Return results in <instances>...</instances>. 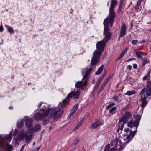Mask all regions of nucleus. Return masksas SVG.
I'll list each match as a JSON object with an SVG mask.
<instances>
[{"label":"nucleus","mask_w":151,"mask_h":151,"mask_svg":"<svg viewBox=\"0 0 151 151\" xmlns=\"http://www.w3.org/2000/svg\"><path fill=\"white\" fill-rule=\"evenodd\" d=\"M137 65L136 64H133V68L135 69H136L137 68Z\"/></svg>","instance_id":"nucleus-51"},{"label":"nucleus","mask_w":151,"mask_h":151,"mask_svg":"<svg viewBox=\"0 0 151 151\" xmlns=\"http://www.w3.org/2000/svg\"><path fill=\"white\" fill-rule=\"evenodd\" d=\"M116 105L114 102H110L106 106V110H109V113L113 115L116 112L115 111L117 109L116 106L113 107Z\"/></svg>","instance_id":"nucleus-8"},{"label":"nucleus","mask_w":151,"mask_h":151,"mask_svg":"<svg viewBox=\"0 0 151 151\" xmlns=\"http://www.w3.org/2000/svg\"><path fill=\"white\" fill-rule=\"evenodd\" d=\"M101 123V121L100 120H98L96 122L92 123L90 127V128L91 129H95L100 125Z\"/></svg>","instance_id":"nucleus-18"},{"label":"nucleus","mask_w":151,"mask_h":151,"mask_svg":"<svg viewBox=\"0 0 151 151\" xmlns=\"http://www.w3.org/2000/svg\"><path fill=\"white\" fill-rule=\"evenodd\" d=\"M48 114V111H43L42 113L39 112L35 113L34 116V119L36 121H42L46 117Z\"/></svg>","instance_id":"nucleus-7"},{"label":"nucleus","mask_w":151,"mask_h":151,"mask_svg":"<svg viewBox=\"0 0 151 151\" xmlns=\"http://www.w3.org/2000/svg\"><path fill=\"white\" fill-rule=\"evenodd\" d=\"M126 26L124 22H122L120 30V34L119 36V40L121 37L124 36L126 35Z\"/></svg>","instance_id":"nucleus-16"},{"label":"nucleus","mask_w":151,"mask_h":151,"mask_svg":"<svg viewBox=\"0 0 151 151\" xmlns=\"http://www.w3.org/2000/svg\"><path fill=\"white\" fill-rule=\"evenodd\" d=\"M18 132H19V131L18 129H15L14 130V131L13 132V135L14 136H16L17 135V133H18Z\"/></svg>","instance_id":"nucleus-47"},{"label":"nucleus","mask_w":151,"mask_h":151,"mask_svg":"<svg viewBox=\"0 0 151 151\" xmlns=\"http://www.w3.org/2000/svg\"><path fill=\"white\" fill-rule=\"evenodd\" d=\"M117 148V146H114L113 148H111L109 151H115Z\"/></svg>","instance_id":"nucleus-48"},{"label":"nucleus","mask_w":151,"mask_h":151,"mask_svg":"<svg viewBox=\"0 0 151 151\" xmlns=\"http://www.w3.org/2000/svg\"><path fill=\"white\" fill-rule=\"evenodd\" d=\"M141 53L142 55L145 56L147 55V53H144L142 52H141Z\"/></svg>","instance_id":"nucleus-57"},{"label":"nucleus","mask_w":151,"mask_h":151,"mask_svg":"<svg viewBox=\"0 0 151 151\" xmlns=\"http://www.w3.org/2000/svg\"><path fill=\"white\" fill-rule=\"evenodd\" d=\"M106 43L107 42L103 41V40L102 41L98 42L96 44V46L98 50L101 52L103 51Z\"/></svg>","instance_id":"nucleus-12"},{"label":"nucleus","mask_w":151,"mask_h":151,"mask_svg":"<svg viewBox=\"0 0 151 151\" xmlns=\"http://www.w3.org/2000/svg\"><path fill=\"white\" fill-rule=\"evenodd\" d=\"M27 134V132L23 129H22L20 131L19 134L17 136V138L20 140H24Z\"/></svg>","instance_id":"nucleus-15"},{"label":"nucleus","mask_w":151,"mask_h":151,"mask_svg":"<svg viewBox=\"0 0 151 151\" xmlns=\"http://www.w3.org/2000/svg\"><path fill=\"white\" fill-rule=\"evenodd\" d=\"M104 76L102 75L101 76V77L98 79L100 80V81H101L104 78Z\"/></svg>","instance_id":"nucleus-50"},{"label":"nucleus","mask_w":151,"mask_h":151,"mask_svg":"<svg viewBox=\"0 0 151 151\" xmlns=\"http://www.w3.org/2000/svg\"><path fill=\"white\" fill-rule=\"evenodd\" d=\"M142 42H143L144 43L145 42V41L144 40H142Z\"/></svg>","instance_id":"nucleus-64"},{"label":"nucleus","mask_w":151,"mask_h":151,"mask_svg":"<svg viewBox=\"0 0 151 151\" xmlns=\"http://www.w3.org/2000/svg\"><path fill=\"white\" fill-rule=\"evenodd\" d=\"M128 50V49L127 48H126L121 53L119 56L118 57L117 59H116V61H118L120 60L126 53L127 51Z\"/></svg>","instance_id":"nucleus-20"},{"label":"nucleus","mask_w":151,"mask_h":151,"mask_svg":"<svg viewBox=\"0 0 151 151\" xmlns=\"http://www.w3.org/2000/svg\"><path fill=\"white\" fill-rule=\"evenodd\" d=\"M80 95L79 91H77L76 93L74 92L73 96L75 99H78L79 98Z\"/></svg>","instance_id":"nucleus-31"},{"label":"nucleus","mask_w":151,"mask_h":151,"mask_svg":"<svg viewBox=\"0 0 151 151\" xmlns=\"http://www.w3.org/2000/svg\"><path fill=\"white\" fill-rule=\"evenodd\" d=\"M106 84L104 83L101 86V88L99 90L98 92H100L102 90H103Z\"/></svg>","instance_id":"nucleus-37"},{"label":"nucleus","mask_w":151,"mask_h":151,"mask_svg":"<svg viewBox=\"0 0 151 151\" xmlns=\"http://www.w3.org/2000/svg\"><path fill=\"white\" fill-rule=\"evenodd\" d=\"M110 148V145L109 144H107L105 147L104 151H109Z\"/></svg>","instance_id":"nucleus-41"},{"label":"nucleus","mask_w":151,"mask_h":151,"mask_svg":"<svg viewBox=\"0 0 151 151\" xmlns=\"http://www.w3.org/2000/svg\"><path fill=\"white\" fill-rule=\"evenodd\" d=\"M23 121H25V125L30 130L32 127V119L30 118H28L27 116L24 117L23 119Z\"/></svg>","instance_id":"nucleus-13"},{"label":"nucleus","mask_w":151,"mask_h":151,"mask_svg":"<svg viewBox=\"0 0 151 151\" xmlns=\"http://www.w3.org/2000/svg\"><path fill=\"white\" fill-rule=\"evenodd\" d=\"M9 108L10 109H12V106H9Z\"/></svg>","instance_id":"nucleus-62"},{"label":"nucleus","mask_w":151,"mask_h":151,"mask_svg":"<svg viewBox=\"0 0 151 151\" xmlns=\"http://www.w3.org/2000/svg\"><path fill=\"white\" fill-rule=\"evenodd\" d=\"M123 0H120V4L119 5V9H120V10H121L122 6V2Z\"/></svg>","instance_id":"nucleus-45"},{"label":"nucleus","mask_w":151,"mask_h":151,"mask_svg":"<svg viewBox=\"0 0 151 151\" xmlns=\"http://www.w3.org/2000/svg\"><path fill=\"white\" fill-rule=\"evenodd\" d=\"M83 121L81 120L80 122H79L78 124L76 125V127L75 128V129H77L79 128L83 123Z\"/></svg>","instance_id":"nucleus-38"},{"label":"nucleus","mask_w":151,"mask_h":151,"mask_svg":"<svg viewBox=\"0 0 151 151\" xmlns=\"http://www.w3.org/2000/svg\"><path fill=\"white\" fill-rule=\"evenodd\" d=\"M131 29H132V22L131 24Z\"/></svg>","instance_id":"nucleus-60"},{"label":"nucleus","mask_w":151,"mask_h":151,"mask_svg":"<svg viewBox=\"0 0 151 151\" xmlns=\"http://www.w3.org/2000/svg\"><path fill=\"white\" fill-rule=\"evenodd\" d=\"M118 145H120V146L119 148L117 149L118 151H121L123 150L125 147V146L124 145H121L120 144H119Z\"/></svg>","instance_id":"nucleus-36"},{"label":"nucleus","mask_w":151,"mask_h":151,"mask_svg":"<svg viewBox=\"0 0 151 151\" xmlns=\"http://www.w3.org/2000/svg\"><path fill=\"white\" fill-rule=\"evenodd\" d=\"M40 148V147H39L38 148H36L35 149L34 151H38L39 149Z\"/></svg>","instance_id":"nucleus-59"},{"label":"nucleus","mask_w":151,"mask_h":151,"mask_svg":"<svg viewBox=\"0 0 151 151\" xmlns=\"http://www.w3.org/2000/svg\"><path fill=\"white\" fill-rule=\"evenodd\" d=\"M119 99V97L118 96H114L112 99H113L116 102H117Z\"/></svg>","instance_id":"nucleus-40"},{"label":"nucleus","mask_w":151,"mask_h":151,"mask_svg":"<svg viewBox=\"0 0 151 151\" xmlns=\"http://www.w3.org/2000/svg\"><path fill=\"white\" fill-rule=\"evenodd\" d=\"M78 104H75L73 107L72 109L76 112L78 109Z\"/></svg>","instance_id":"nucleus-35"},{"label":"nucleus","mask_w":151,"mask_h":151,"mask_svg":"<svg viewBox=\"0 0 151 151\" xmlns=\"http://www.w3.org/2000/svg\"><path fill=\"white\" fill-rule=\"evenodd\" d=\"M101 81H100V80H99L98 79L96 84L95 87V89L96 90H97V89L99 87V84L101 82Z\"/></svg>","instance_id":"nucleus-32"},{"label":"nucleus","mask_w":151,"mask_h":151,"mask_svg":"<svg viewBox=\"0 0 151 151\" xmlns=\"http://www.w3.org/2000/svg\"><path fill=\"white\" fill-rule=\"evenodd\" d=\"M93 69L92 67H90L89 69L86 68L82 70V74L84 75L82 80H84L83 81H81L76 82L75 85V87L81 89H84L87 84V80L89 78L88 75L91 72Z\"/></svg>","instance_id":"nucleus-3"},{"label":"nucleus","mask_w":151,"mask_h":151,"mask_svg":"<svg viewBox=\"0 0 151 151\" xmlns=\"http://www.w3.org/2000/svg\"><path fill=\"white\" fill-rule=\"evenodd\" d=\"M117 0H111V5L109 10V15H110V18L113 19L114 17H115L116 14L114 12L115 6L117 4Z\"/></svg>","instance_id":"nucleus-6"},{"label":"nucleus","mask_w":151,"mask_h":151,"mask_svg":"<svg viewBox=\"0 0 151 151\" xmlns=\"http://www.w3.org/2000/svg\"><path fill=\"white\" fill-rule=\"evenodd\" d=\"M135 54L137 56L140 58H142V56L141 53V52L140 51H136Z\"/></svg>","instance_id":"nucleus-30"},{"label":"nucleus","mask_w":151,"mask_h":151,"mask_svg":"<svg viewBox=\"0 0 151 151\" xmlns=\"http://www.w3.org/2000/svg\"><path fill=\"white\" fill-rule=\"evenodd\" d=\"M146 86L147 88H150L151 86V81H148L146 84Z\"/></svg>","instance_id":"nucleus-43"},{"label":"nucleus","mask_w":151,"mask_h":151,"mask_svg":"<svg viewBox=\"0 0 151 151\" xmlns=\"http://www.w3.org/2000/svg\"><path fill=\"white\" fill-rule=\"evenodd\" d=\"M31 133V134H29V135H28V134L26 135V136L25 137L24 139H25V141L27 143H29L30 142V140L32 138V134Z\"/></svg>","instance_id":"nucleus-22"},{"label":"nucleus","mask_w":151,"mask_h":151,"mask_svg":"<svg viewBox=\"0 0 151 151\" xmlns=\"http://www.w3.org/2000/svg\"><path fill=\"white\" fill-rule=\"evenodd\" d=\"M121 140L116 138L111 142V144L112 146L116 145L115 146L117 147V146L119 144H121Z\"/></svg>","instance_id":"nucleus-17"},{"label":"nucleus","mask_w":151,"mask_h":151,"mask_svg":"<svg viewBox=\"0 0 151 151\" xmlns=\"http://www.w3.org/2000/svg\"><path fill=\"white\" fill-rule=\"evenodd\" d=\"M124 124L125 123H124L123 122V123H121V124H119L118 129L117 130V131L119 134H120L122 133Z\"/></svg>","instance_id":"nucleus-21"},{"label":"nucleus","mask_w":151,"mask_h":151,"mask_svg":"<svg viewBox=\"0 0 151 151\" xmlns=\"http://www.w3.org/2000/svg\"><path fill=\"white\" fill-rule=\"evenodd\" d=\"M137 93V92L134 90L132 91H128L125 93L126 95L130 96L133 94H135Z\"/></svg>","instance_id":"nucleus-24"},{"label":"nucleus","mask_w":151,"mask_h":151,"mask_svg":"<svg viewBox=\"0 0 151 151\" xmlns=\"http://www.w3.org/2000/svg\"><path fill=\"white\" fill-rule=\"evenodd\" d=\"M5 26L6 27L7 31L10 33H13L14 32V31L13 28L11 27L5 25Z\"/></svg>","instance_id":"nucleus-27"},{"label":"nucleus","mask_w":151,"mask_h":151,"mask_svg":"<svg viewBox=\"0 0 151 151\" xmlns=\"http://www.w3.org/2000/svg\"><path fill=\"white\" fill-rule=\"evenodd\" d=\"M74 91H72L70 92L67 95L66 98L63 101L62 104L61 106V108L65 107L66 105L69 102V99L73 96L74 94Z\"/></svg>","instance_id":"nucleus-11"},{"label":"nucleus","mask_w":151,"mask_h":151,"mask_svg":"<svg viewBox=\"0 0 151 151\" xmlns=\"http://www.w3.org/2000/svg\"><path fill=\"white\" fill-rule=\"evenodd\" d=\"M109 2H108V3H107V6H108L109 5Z\"/></svg>","instance_id":"nucleus-63"},{"label":"nucleus","mask_w":151,"mask_h":151,"mask_svg":"<svg viewBox=\"0 0 151 151\" xmlns=\"http://www.w3.org/2000/svg\"><path fill=\"white\" fill-rule=\"evenodd\" d=\"M143 110L142 109L141 112L137 114L135 116L136 120L134 121H133L132 120H131L128 123V126L129 127L132 128L134 126L136 127V129L134 131L131 130L129 134H128L126 137V141L125 143L127 144L131 141L133 138L134 137L135 135L138 127L140 121L141 119V116L143 113Z\"/></svg>","instance_id":"nucleus-1"},{"label":"nucleus","mask_w":151,"mask_h":151,"mask_svg":"<svg viewBox=\"0 0 151 151\" xmlns=\"http://www.w3.org/2000/svg\"><path fill=\"white\" fill-rule=\"evenodd\" d=\"M79 141V138H77L75 139V140L73 142L72 144V145H76L77 143H78Z\"/></svg>","instance_id":"nucleus-39"},{"label":"nucleus","mask_w":151,"mask_h":151,"mask_svg":"<svg viewBox=\"0 0 151 151\" xmlns=\"http://www.w3.org/2000/svg\"><path fill=\"white\" fill-rule=\"evenodd\" d=\"M63 112V110L62 109L59 110L55 111V110H52L49 114V116L50 118H53L55 119L58 118L60 116Z\"/></svg>","instance_id":"nucleus-10"},{"label":"nucleus","mask_w":151,"mask_h":151,"mask_svg":"<svg viewBox=\"0 0 151 151\" xmlns=\"http://www.w3.org/2000/svg\"><path fill=\"white\" fill-rule=\"evenodd\" d=\"M110 17V15H109V17L105 19L103 22L104 24L103 34L104 37L103 40L107 42L110 39L111 36V34L109 30V25L110 24V27H112L115 18L114 17L112 19Z\"/></svg>","instance_id":"nucleus-2"},{"label":"nucleus","mask_w":151,"mask_h":151,"mask_svg":"<svg viewBox=\"0 0 151 151\" xmlns=\"http://www.w3.org/2000/svg\"><path fill=\"white\" fill-rule=\"evenodd\" d=\"M4 139L5 141V139L8 141H10L11 140V135L10 134H9L6 135L4 136L3 138H2L0 141H1V139Z\"/></svg>","instance_id":"nucleus-23"},{"label":"nucleus","mask_w":151,"mask_h":151,"mask_svg":"<svg viewBox=\"0 0 151 151\" xmlns=\"http://www.w3.org/2000/svg\"><path fill=\"white\" fill-rule=\"evenodd\" d=\"M76 111H73V109H72L70 111V113L67 119H69L71 116H72L76 112Z\"/></svg>","instance_id":"nucleus-34"},{"label":"nucleus","mask_w":151,"mask_h":151,"mask_svg":"<svg viewBox=\"0 0 151 151\" xmlns=\"http://www.w3.org/2000/svg\"><path fill=\"white\" fill-rule=\"evenodd\" d=\"M25 146V145H23L22 146V147H21V148L20 150H22H22L24 149V148Z\"/></svg>","instance_id":"nucleus-58"},{"label":"nucleus","mask_w":151,"mask_h":151,"mask_svg":"<svg viewBox=\"0 0 151 151\" xmlns=\"http://www.w3.org/2000/svg\"><path fill=\"white\" fill-rule=\"evenodd\" d=\"M1 141H0V148L3 147L4 146H6L9 150L11 151L12 149V145H9L8 143L6 142L4 139H1Z\"/></svg>","instance_id":"nucleus-14"},{"label":"nucleus","mask_w":151,"mask_h":151,"mask_svg":"<svg viewBox=\"0 0 151 151\" xmlns=\"http://www.w3.org/2000/svg\"><path fill=\"white\" fill-rule=\"evenodd\" d=\"M137 42L138 40H134L131 41V43L133 45H135Z\"/></svg>","instance_id":"nucleus-46"},{"label":"nucleus","mask_w":151,"mask_h":151,"mask_svg":"<svg viewBox=\"0 0 151 151\" xmlns=\"http://www.w3.org/2000/svg\"><path fill=\"white\" fill-rule=\"evenodd\" d=\"M41 128V126L39 124H37L35 125L33 128H31L30 130V133L32 134L33 131L35 132H37Z\"/></svg>","instance_id":"nucleus-19"},{"label":"nucleus","mask_w":151,"mask_h":151,"mask_svg":"<svg viewBox=\"0 0 151 151\" xmlns=\"http://www.w3.org/2000/svg\"><path fill=\"white\" fill-rule=\"evenodd\" d=\"M151 72L150 70L148 71L147 73L143 77V80H146L147 79H148L150 78Z\"/></svg>","instance_id":"nucleus-25"},{"label":"nucleus","mask_w":151,"mask_h":151,"mask_svg":"<svg viewBox=\"0 0 151 151\" xmlns=\"http://www.w3.org/2000/svg\"><path fill=\"white\" fill-rule=\"evenodd\" d=\"M132 116L131 114L129 112L126 111L122 116L119 120L120 123L122 122L124 123H126L128 122L129 119Z\"/></svg>","instance_id":"nucleus-9"},{"label":"nucleus","mask_w":151,"mask_h":151,"mask_svg":"<svg viewBox=\"0 0 151 151\" xmlns=\"http://www.w3.org/2000/svg\"><path fill=\"white\" fill-rule=\"evenodd\" d=\"M103 68L104 65H101L98 69L96 73V74L98 75L101 74L102 71L103 70Z\"/></svg>","instance_id":"nucleus-26"},{"label":"nucleus","mask_w":151,"mask_h":151,"mask_svg":"<svg viewBox=\"0 0 151 151\" xmlns=\"http://www.w3.org/2000/svg\"><path fill=\"white\" fill-rule=\"evenodd\" d=\"M49 122V121L47 120H46L43 122V124L44 125H46Z\"/></svg>","instance_id":"nucleus-49"},{"label":"nucleus","mask_w":151,"mask_h":151,"mask_svg":"<svg viewBox=\"0 0 151 151\" xmlns=\"http://www.w3.org/2000/svg\"><path fill=\"white\" fill-rule=\"evenodd\" d=\"M129 128L125 129H124V131L125 132H128L129 131Z\"/></svg>","instance_id":"nucleus-55"},{"label":"nucleus","mask_w":151,"mask_h":151,"mask_svg":"<svg viewBox=\"0 0 151 151\" xmlns=\"http://www.w3.org/2000/svg\"><path fill=\"white\" fill-rule=\"evenodd\" d=\"M3 30V27L2 25L0 26V32H2Z\"/></svg>","instance_id":"nucleus-53"},{"label":"nucleus","mask_w":151,"mask_h":151,"mask_svg":"<svg viewBox=\"0 0 151 151\" xmlns=\"http://www.w3.org/2000/svg\"><path fill=\"white\" fill-rule=\"evenodd\" d=\"M23 120H21L20 121L19 120L17 122V127L19 128H21L23 125V124H24V122H23Z\"/></svg>","instance_id":"nucleus-28"},{"label":"nucleus","mask_w":151,"mask_h":151,"mask_svg":"<svg viewBox=\"0 0 151 151\" xmlns=\"http://www.w3.org/2000/svg\"><path fill=\"white\" fill-rule=\"evenodd\" d=\"M101 52L99 50H95L93 54V56L91 61V66L96 64L100 60V57L101 55Z\"/></svg>","instance_id":"nucleus-5"},{"label":"nucleus","mask_w":151,"mask_h":151,"mask_svg":"<svg viewBox=\"0 0 151 151\" xmlns=\"http://www.w3.org/2000/svg\"><path fill=\"white\" fill-rule=\"evenodd\" d=\"M134 60H135V58H130L127 60V61H130Z\"/></svg>","instance_id":"nucleus-52"},{"label":"nucleus","mask_w":151,"mask_h":151,"mask_svg":"<svg viewBox=\"0 0 151 151\" xmlns=\"http://www.w3.org/2000/svg\"><path fill=\"white\" fill-rule=\"evenodd\" d=\"M70 12L71 13L73 12V10L72 9H70Z\"/></svg>","instance_id":"nucleus-61"},{"label":"nucleus","mask_w":151,"mask_h":151,"mask_svg":"<svg viewBox=\"0 0 151 151\" xmlns=\"http://www.w3.org/2000/svg\"><path fill=\"white\" fill-rule=\"evenodd\" d=\"M127 68H128V69H129V70H131L132 69V67L130 65H128L127 66Z\"/></svg>","instance_id":"nucleus-54"},{"label":"nucleus","mask_w":151,"mask_h":151,"mask_svg":"<svg viewBox=\"0 0 151 151\" xmlns=\"http://www.w3.org/2000/svg\"><path fill=\"white\" fill-rule=\"evenodd\" d=\"M111 76H109L107 77L104 83L107 84L108 82L109 81L110 79L111 78Z\"/></svg>","instance_id":"nucleus-42"},{"label":"nucleus","mask_w":151,"mask_h":151,"mask_svg":"<svg viewBox=\"0 0 151 151\" xmlns=\"http://www.w3.org/2000/svg\"><path fill=\"white\" fill-rule=\"evenodd\" d=\"M142 0H139L138 1L137 5L135 7L136 9H138L139 6H140L141 3L142 1Z\"/></svg>","instance_id":"nucleus-33"},{"label":"nucleus","mask_w":151,"mask_h":151,"mask_svg":"<svg viewBox=\"0 0 151 151\" xmlns=\"http://www.w3.org/2000/svg\"><path fill=\"white\" fill-rule=\"evenodd\" d=\"M146 91L147 96H150V97H149L150 99L151 98V87L147 89H146L145 88H144L141 91V98L139 100V101L141 103L142 110H143L144 108L147 103V101H146L147 96L145 94Z\"/></svg>","instance_id":"nucleus-4"},{"label":"nucleus","mask_w":151,"mask_h":151,"mask_svg":"<svg viewBox=\"0 0 151 151\" xmlns=\"http://www.w3.org/2000/svg\"><path fill=\"white\" fill-rule=\"evenodd\" d=\"M143 62H142V64L144 65L147 62V60L146 58H143L142 59Z\"/></svg>","instance_id":"nucleus-44"},{"label":"nucleus","mask_w":151,"mask_h":151,"mask_svg":"<svg viewBox=\"0 0 151 151\" xmlns=\"http://www.w3.org/2000/svg\"><path fill=\"white\" fill-rule=\"evenodd\" d=\"M44 103H43V102H40V103L38 105V107H40L42 105V104H43Z\"/></svg>","instance_id":"nucleus-56"},{"label":"nucleus","mask_w":151,"mask_h":151,"mask_svg":"<svg viewBox=\"0 0 151 151\" xmlns=\"http://www.w3.org/2000/svg\"><path fill=\"white\" fill-rule=\"evenodd\" d=\"M47 105L46 104H44L43 105V107L42 108V109H40L41 110H43V111H48V114H49V111L47 109Z\"/></svg>","instance_id":"nucleus-29"}]
</instances>
